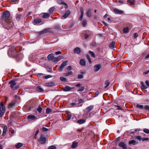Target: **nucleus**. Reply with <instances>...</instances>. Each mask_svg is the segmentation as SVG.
<instances>
[{"label":"nucleus","mask_w":149,"mask_h":149,"mask_svg":"<svg viewBox=\"0 0 149 149\" xmlns=\"http://www.w3.org/2000/svg\"><path fill=\"white\" fill-rule=\"evenodd\" d=\"M93 105H91L87 107L86 108V110H87L88 112H89L93 109Z\"/></svg>","instance_id":"5701e85b"},{"label":"nucleus","mask_w":149,"mask_h":149,"mask_svg":"<svg viewBox=\"0 0 149 149\" xmlns=\"http://www.w3.org/2000/svg\"><path fill=\"white\" fill-rule=\"evenodd\" d=\"M116 107H117V109L118 110H123V109L120 106H116Z\"/></svg>","instance_id":"3c124183"},{"label":"nucleus","mask_w":149,"mask_h":149,"mask_svg":"<svg viewBox=\"0 0 149 149\" xmlns=\"http://www.w3.org/2000/svg\"><path fill=\"white\" fill-rule=\"evenodd\" d=\"M72 74V71H70L68 73H66L65 74V76H68Z\"/></svg>","instance_id":"ea45409f"},{"label":"nucleus","mask_w":149,"mask_h":149,"mask_svg":"<svg viewBox=\"0 0 149 149\" xmlns=\"http://www.w3.org/2000/svg\"><path fill=\"white\" fill-rule=\"evenodd\" d=\"M84 86H82L79 89L77 90V91H82L84 90Z\"/></svg>","instance_id":"a19ab883"},{"label":"nucleus","mask_w":149,"mask_h":149,"mask_svg":"<svg viewBox=\"0 0 149 149\" xmlns=\"http://www.w3.org/2000/svg\"><path fill=\"white\" fill-rule=\"evenodd\" d=\"M52 110L49 108H47V113H50L52 112Z\"/></svg>","instance_id":"09e8293b"},{"label":"nucleus","mask_w":149,"mask_h":149,"mask_svg":"<svg viewBox=\"0 0 149 149\" xmlns=\"http://www.w3.org/2000/svg\"><path fill=\"white\" fill-rule=\"evenodd\" d=\"M72 89L71 87L69 86H66L64 88L63 90L65 91H70Z\"/></svg>","instance_id":"6ab92c4d"},{"label":"nucleus","mask_w":149,"mask_h":149,"mask_svg":"<svg viewBox=\"0 0 149 149\" xmlns=\"http://www.w3.org/2000/svg\"><path fill=\"white\" fill-rule=\"evenodd\" d=\"M71 116L70 115H69L67 118V120H70L71 118Z\"/></svg>","instance_id":"680f3d73"},{"label":"nucleus","mask_w":149,"mask_h":149,"mask_svg":"<svg viewBox=\"0 0 149 149\" xmlns=\"http://www.w3.org/2000/svg\"><path fill=\"white\" fill-rule=\"evenodd\" d=\"M80 49L78 47H77L74 49V53L79 54L80 53Z\"/></svg>","instance_id":"1a4fd4ad"},{"label":"nucleus","mask_w":149,"mask_h":149,"mask_svg":"<svg viewBox=\"0 0 149 149\" xmlns=\"http://www.w3.org/2000/svg\"><path fill=\"white\" fill-rule=\"evenodd\" d=\"M142 137L141 136H137L135 137L136 139H137L139 141H141L142 140Z\"/></svg>","instance_id":"c9c22d12"},{"label":"nucleus","mask_w":149,"mask_h":149,"mask_svg":"<svg viewBox=\"0 0 149 149\" xmlns=\"http://www.w3.org/2000/svg\"><path fill=\"white\" fill-rule=\"evenodd\" d=\"M5 111V106H4L2 102L0 103V117H1L4 114Z\"/></svg>","instance_id":"7ed1b4c3"},{"label":"nucleus","mask_w":149,"mask_h":149,"mask_svg":"<svg viewBox=\"0 0 149 149\" xmlns=\"http://www.w3.org/2000/svg\"><path fill=\"white\" fill-rule=\"evenodd\" d=\"M80 11L81 13V15L79 18V20L81 21L83 17V14H84V10L83 8L82 7H81L80 8Z\"/></svg>","instance_id":"9d476101"},{"label":"nucleus","mask_w":149,"mask_h":149,"mask_svg":"<svg viewBox=\"0 0 149 149\" xmlns=\"http://www.w3.org/2000/svg\"><path fill=\"white\" fill-rule=\"evenodd\" d=\"M89 53L92 57L95 58V54L93 52H91V51H89Z\"/></svg>","instance_id":"58836bf2"},{"label":"nucleus","mask_w":149,"mask_h":149,"mask_svg":"<svg viewBox=\"0 0 149 149\" xmlns=\"http://www.w3.org/2000/svg\"><path fill=\"white\" fill-rule=\"evenodd\" d=\"M77 142L76 141H74L73 142L71 146V148H74L77 147Z\"/></svg>","instance_id":"a878e982"},{"label":"nucleus","mask_w":149,"mask_h":149,"mask_svg":"<svg viewBox=\"0 0 149 149\" xmlns=\"http://www.w3.org/2000/svg\"><path fill=\"white\" fill-rule=\"evenodd\" d=\"M41 15H42V17L43 18H45L47 17V13H41Z\"/></svg>","instance_id":"a18cd8bd"},{"label":"nucleus","mask_w":149,"mask_h":149,"mask_svg":"<svg viewBox=\"0 0 149 149\" xmlns=\"http://www.w3.org/2000/svg\"><path fill=\"white\" fill-rule=\"evenodd\" d=\"M42 130L43 131H47V128L45 127H43L42 128Z\"/></svg>","instance_id":"774afa93"},{"label":"nucleus","mask_w":149,"mask_h":149,"mask_svg":"<svg viewBox=\"0 0 149 149\" xmlns=\"http://www.w3.org/2000/svg\"><path fill=\"white\" fill-rule=\"evenodd\" d=\"M57 1L59 4H63L65 6L67 5L66 3L64 2L61 0H57Z\"/></svg>","instance_id":"b1692460"},{"label":"nucleus","mask_w":149,"mask_h":149,"mask_svg":"<svg viewBox=\"0 0 149 149\" xmlns=\"http://www.w3.org/2000/svg\"><path fill=\"white\" fill-rule=\"evenodd\" d=\"M55 54H61V51H59L56 52H55Z\"/></svg>","instance_id":"e2e57ef3"},{"label":"nucleus","mask_w":149,"mask_h":149,"mask_svg":"<svg viewBox=\"0 0 149 149\" xmlns=\"http://www.w3.org/2000/svg\"><path fill=\"white\" fill-rule=\"evenodd\" d=\"M80 64L82 66H85L86 65L85 60L84 59H81L80 61Z\"/></svg>","instance_id":"2eb2a0df"},{"label":"nucleus","mask_w":149,"mask_h":149,"mask_svg":"<svg viewBox=\"0 0 149 149\" xmlns=\"http://www.w3.org/2000/svg\"><path fill=\"white\" fill-rule=\"evenodd\" d=\"M134 36L135 38H136L138 36V34L137 33H135L134 34Z\"/></svg>","instance_id":"6e6d98bb"},{"label":"nucleus","mask_w":149,"mask_h":149,"mask_svg":"<svg viewBox=\"0 0 149 149\" xmlns=\"http://www.w3.org/2000/svg\"><path fill=\"white\" fill-rule=\"evenodd\" d=\"M82 24L84 26H85L86 24V20L85 19H84L82 22Z\"/></svg>","instance_id":"e433bc0d"},{"label":"nucleus","mask_w":149,"mask_h":149,"mask_svg":"<svg viewBox=\"0 0 149 149\" xmlns=\"http://www.w3.org/2000/svg\"><path fill=\"white\" fill-rule=\"evenodd\" d=\"M53 57H54L53 54H50L48 56L47 58L50 61L52 60Z\"/></svg>","instance_id":"4be33fe9"},{"label":"nucleus","mask_w":149,"mask_h":149,"mask_svg":"<svg viewBox=\"0 0 149 149\" xmlns=\"http://www.w3.org/2000/svg\"><path fill=\"white\" fill-rule=\"evenodd\" d=\"M70 13V11L68 10L65 12V14L63 16L62 18H64L67 17Z\"/></svg>","instance_id":"f8f14e48"},{"label":"nucleus","mask_w":149,"mask_h":149,"mask_svg":"<svg viewBox=\"0 0 149 149\" xmlns=\"http://www.w3.org/2000/svg\"><path fill=\"white\" fill-rule=\"evenodd\" d=\"M118 146L122 148L123 149H127V145L123 142H120L118 144Z\"/></svg>","instance_id":"39448f33"},{"label":"nucleus","mask_w":149,"mask_h":149,"mask_svg":"<svg viewBox=\"0 0 149 149\" xmlns=\"http://www.w3.org/2000/svg\"><path fill=\"white\" fill-rule=\"evenodd\" d=\"M60 79L61 80L63 81H66V79L63 77H60Z\"/></svg>","instance_id":"c03bdc74"},{"label":"nucleus","mask_w":149,"mask_h":149,"mask_svg":"<svg viewBox=\"0 0 149 149\" xmlns=\"http://www.w3.org/2000/svg\"><path fill=\"white\" fill-rule=\"evenodd\" d=\"M46 138L43 134H42L38 141L39 143L42 144H44L46 142Z\"/></svg>","instance_id":"20e7f679"},{"label":"nucleus","mask_w":149,"mask_h":149,"mask_svg":"<svg viewBox=\"0 0 149 149\" xmlns=\"http://www.w3.org/2000/svg\"><path fill=\"white\" fill-rule=\"evenodd\" d=\"M36 90L39 92H43L44 91V90L40 86H38L36 88Z\"/></svg>","instance_id":"f3484780"},{"label":"nucleus","mask_w":149,"mask_h":149,"mask_svg":"<svg viewBox=\"0 0 149 149\" xmlns=\"http://www.w3.org/2000/svg\"><path fill=\"white\" fill-rule=\"evenodd\" d=\"M87 14L88 16L90 17L91 16V10L90 9H88V10L87 12Z\"/></svg>","instance_id":"c85d7f7f"},{"label":"nucleus","mask_w":149,"mask_h":149,"mask_svg":"<svg viewBox=\"0 0 149 149\" xmlns=\"http://www.w3.org/2000/svg\"><path fill=\"white\" fill-rule=\"evenodd\" d=\"M54 7H52L49 10V13H52L53 11L54 10Z\"/></svg>","instance_id":"4c0bfd02"},{"label":"nucleus","mask_w":149,"mask_h":149,"mask_svg":"<svg viewBox=\"0 0 149 149\" xmlns=\"http://www.w3.org/2000/svg\"><path fill=\"white\" fill-rule=\"evenodd\" d=\"M8 84L10 85V87L13 91L17 90L19 87L17 85L16 81L14 79L10 81Z\"/></svg>","instance_id":"f03ea898"},{"label":"nucleus","mask_w":149,"mask_h":149,"mask_svg":"<svg viewBox=\"0 0 149 149\" xmlns=\"http://www.w3.org/2000/svg\"><path fill=\"white\" fill-rule=\"evenodd\" d=\"M63 67L62 65L61 64L60 66H59V68H58V70L59 71H61L63 70Z\"/></svg>","instance_id":"49530a36"},{"label":"nucleus","mask_w":149,"mask_h":149,"mask_svg":"<svg viewBox=\"0 0 149 149\" xmlns=\"http://www.w3.org/2000/svg\"><path fill=\"white\" fill-rule=\"evenodd\" d=\"M149 139L148 138H142V141H147Z\"/></svg>","instance_id":"864d4df0"},{"label":"nucleus","mask_w":149,"mask_h":149,"mask_svg":"<svg viewBox=\"0 0 149 149\" xmlns=\"http://www.w3.org/2000/svg\"><path fill=\"white\" fill-rule=\"evenodd\" d=\"M47 33V29H45L44 30L42 31L39 33L40 35H41Z\"/></svg>","instance_id":"f704fd0d"},{"label":"nucleus","mask_w":149,"mask_h":149,"mask_svg":"<svg viewBox=\"0 0 149 149\" xmlns=\"http://www.w3.org/2000/svg\"><path fill=\"white\" fill-rule=\"evenodd\" d=\"M55 83L53 82H51L47 83V86L51 87L54 86Z\"/></svg>","instance_id":"bb28decb"},{"label":"nucleus","mask_w":149,"mask_h":149,"mask_svg":"<svg viewBox=\"0 0 149 149\" xmlns=\"http://www.w3.org/2000/svg\"><path fill=\"white\" fill-rule=\"evenodd\" d=\"M10 15L9 12L6 11L3 13L2 18L3 20L6 23L7 26L9 28L11 27L13 25V21L9 18Z\"/></svg>","instance_id":"f257e3e1"},{"label":"nucleus","mask_w":149,"mask_h":149,"mask_svg":"<svg viewBox=\"0 0 149 149\" xmlns=\"http://www.w3.org/2000/svg\"><path fill=\"white\" fill-rule=\"evenodd\" d=\"M21 15L19 14H17L16 15V19L17 20L19 21L21 18Z\"/></svg>","instance_id":"2f4dec72"},{"label":"nucleus","mask_w":149,"mask_h":149,"mask_svg":"<svg viewBox=\"0 0 149 149\" xmlns=\"http://www.w3.org/2000/svg\"><path fill=\"white\" fill-rule=\"evenodd\" d=\"M34 22L35 24H38L41 22V19L40 18L36 19H34Z\"/></svg>","instance_id":"ddd939ff"},{"label":"nucleus","mask_w":149,"mask_h":149,"mask_svg":"<svg viewBox=\"0 0 149 149\" xmlns=\"http://www.w3.org/2000/svg\"><path fill=\"white\" fill-rule=\"evenodd\" d=\"M144 108L146 110H149V106L148 105H146L144 107Z\"/></svg>","instance_id":"603ef678"},{"label":"nucleus","mask_w":149,"mask_h":149,"mask_svg":"<svg viewBox=\"0 0 149 149\" xmlns=\"http://www.w3.org/2000/svg\"><path fill=\"white\" fill-rule=\"evenodd\" d=\"M7 129V126H4L3 128V132L2 135L4 136L6 134V131Z\"/></svg>","instance_id":"4468645a"},{"label":"nucleus","mask_w":149,"mask_h":149,"mask_svg":"<svg viewBox=\"0 0 149 149\" xmlns=\"http://www.w3.org/2000/svg\"><path fill=\"white\" fill-rule=\"evenodd\" d=\"M27 118L30 120H35L37 119V117L34 115H29Z\"/></svg>","instance_id":"423d86ee"},{"label":"nucleus","mask_w":149,"mask_h":149,"mask_svg":"<svg viewBox=\"0 0 149 149\" xmlns=\"http://www.w3.org/2000/svg\"><path fill=\"white\" fill-rule=\"evenodd\" d=\"M113 11L116 13L118 14H122L123 13V12L122 11L119 10L116 8L114 9Z\"/></svg>","instance_id":"9b49d317"},{"label":"nucleus","mask_w":149,"mask_h":149,"mask_svg":"<svg viewBox=\"0 0 149 149\" xmlns=\"http://www.w3.org/2000/svg\"><path fill=\"white\" fill-rule=\"evenodd\" d=\"M138 143V142L136 141L133 140L130 141L129 142V144H133V145H135Z\"/></svg>","instance_id":"a211bd4d"},{"label":"nucleus","mask_w":149,"mask_h":149,"mask_svg":"<svg viewBox=\"0 0 149 149\" xmlns=\"http://www.w3.org/2000/svg\"><path fill=\"white\" fill-rule=\"evenodd\" d=\"M136 107L138 108L141 109L144 108L143 105H142L137 104L136 106Z\"/></svg>","instance_id":"473e14b6"},{"label":"nucleus","mask_w":149,"mask_h":149,"mask_svg":"<svg viewBox=\"0 0 149 149\" xmlns=\"http://www.w3.org/2000/svg\"><path fill=\"white\" fill-rule=\"evenodd\" d=\"M62 56H60L57 57H53L52 60L54 62H57L62 59Z\"/></svg>","instance_id":"0eeeda50"},{"label":"nucleus","mask_w":149,"mask_h":149,"mask_svg":"<svg viewBox=\"0 0 149 149\" xmlns=\"http://www.w3.org/2000/svg\"><path fill=\"white\" fill-rule=\"evenodd\" d=\"M22 143H19L17 145L15 146V147L17 148H19L20 147H22Z\"/></svg>","instance_id":"c756f323"},{"label":"nucleus","mask_w":149,"mask_h":149,"mask_svg":"<svg viewBox=\"0 0 149 149\" xmlns=\"http://www.w3.org/2000/svg\"><path fill=\"white\" fill-rule=\"evenodd\" d=\"M127 2L131 5H133L135 3V0H127Z\"/></svg>","instance_id":"393cba45"},{"label":"nucleus","mask_w":149,"mask_h":149,"mask_svg":"<svg viewBox=\"0 0 149 149\" xmlns=\"http://www.w3.org/2000/svg\"><path fill=\"white\" fill-rule=\"evenodd\" d=\"M81 85V84L80 83H79L75 85V86L76 87H79Z\"/></svg>","instance_id":"69168bd1"},{"label":"nucleus","mask_w":149,"mask_h":149,"mask_svg":"<svg viewBox=\"0 0 149 149\" xmlns=\"http://www.w3.org/2000/svg\"><path fill=\"white\" fill-rule=\"evenodd\" d=\"M143 132L146 134H148L149 133V130L147 129H144L143 130Z\"/></svg>","instance_id":"79ce46f5"},{"label":"nucleus","mask_w":149,"mask_h":149,"mask_svg":"<svg viewBox=\"0 0 149 149\" xmlns=\"http://www.w3.org/2000/svg\"><path fill=\"white\" fill-rule=\"evenodd\" d=\"M141 88H142L144 89H145L147 88V87L144 85L143 82H141Z\"/></svg>","instance_id":"7c9ffc66"},{"label":"nucleus","mask_w":149,"mask_h":149,"mask_svg":"<svg viewBox=\"0 0 149 149\" xmlns=\"http://www.w3.org/2000/svg\"><path fill=\"white\" fill-rule=\"evenodd\" d=\"M37 110L40 113L41 112L42 110V108L40 107H39L37 109Z\"/></svg>","instance_id":"5fc2aeb1"},{"label":"nucleus","mask_w":149,"mask_h":149,"mask_svg":"<svg viewBox=\"0 0 149 149\" xmlns=\"http://www.w3.org/2000/svg\"><path fill=\"white\" fill-rule=\"evenodd\" d=\"M149 73V70H147L145 72H143L144 74H148Z\"/></svg>","instance_id":"0e129e2a"},{"label":"nucleus","mask_w":149,"mask_h":149,"mask_svg":"<svg viewBox=\"0 0 149 149\" xmlns=\"http://www.w3.org/2000/svg\"><path fill=\"white\" fill-rule=\"evenodd\" d=\"M48 149H56V147L54 146H49Z\"/></svg>","instance_id":"de8ad7c7"},{"label":"nucleus","mask_w":149,"mask_h":149,"mask_svg":"<svg viewBox=\"0 0 149 149\" xmlns=\"http://www.w3.org/2000/svg\"><path fill=\"white\" fill-rule=\"evenodd\" d=\"M99 94V92L98 91H97L95 92V96H98V94Z\"/></svg>","instance_id":"338daca9"},{"label":"nucleus","mask_w":149,"mask_h":149,"mask_svg":"<svg viewBox=\"0 0 149 149\" xmlns=\"http://www.w3.org/2000/svg\"><path fill=\"white\" fill-rule=\"evenodd\" d=\"M15 105V103L14 102H12L9 103L8 106V108L11 109Z\"/></svg>","instance_id":"dca6fc26"},{"label":"nucleus","mask_w":149,"mask_h":149,"mask_svg":"<svg viewBox=\"0 0 149 149\" xmlns=\"http://www.w3.org/2000/svg\"><path fill=\"white\" fill-rule=\"evenodd\" d=\"M115 42H112L109 45V47L111 49H113L114 48V46L115 45Z\"/></svg>","instance_id":"412c9836"},{"label":"nucleus","mask_w":149,"mask_h":149,"mask_svg":"<svg viewBox=\"0 0 149 149\" xmlns=\"http://www.w3.org/2000/svg\"><path fill=\"white\" fill-rule=\"evenodd\" d=\"M12 4L15 3V2L17 1V0H11Z\"/></svg>","instance_id":"bf43d9fd"},{"label":"nucleus","mask_w":149,"mask_h":149,"mask_svg":"<svg viewBox=\"0 0 149 149\" xmlns=\"http://www.w3.org/2000/svg\"><path fill=\"white\" fill-rule=\"evenodd\" d=\"M67 61H65L63 62L61 64L63 67H64L67 65Z\"/></svg>","instance_id":"37998d69"},{"label":"nucleus","mask_w":149,"mask_h":149,"mask_svg":"<svg viewBox=\"0 0 149 149\" xmlns=\"http://www.w3.org/2000/svg\"><path fill=\"white\" fill-rule=\"evenodd\" d=\"M101 65L100 64L96 65L94 66V71L95 72L98 71L101 68Z\"/></svg>","instance_id":"6e6552de"},{"label":"nucleus","mask_w":149,"mask_h":149,"mask_svg":"<svg viewBox=\"0 0 149 149\" xmlns=\"http://www.w3.org/2000/svg\"><path fill=\"white\" fill-rule=\"evenodd\" d=\"M129 28L127 27L124 28L123 29V32L125 33H127L128 31Z\"/></svg>","instance_id":"72a5a7b5"},{"label":"nucleus","mask_w":149,"mask_h":149,"mask_svg":"<svg viewBox=\"0 0 149 149\" xmlns=\"http://www.w3.org/2000/svg\"><path fill=\"white\" fill-rule=\"evenodd\" d=\"M146 83L148 87H149V81L148 80H146Z\"/></svg>","instance_id":"4d7b16f0"},{"label":"nucleus","mask_w":149,"mask_h":149,"mask_svg":"<svg viewBox=\"0 0 149 149\" xmlns=\"http://www.w3.org/2000/svg\"><path fill=\"white\" fill-rule=\"evenodd\" d=\"M83 102V100L82 99H80L78 100L79 104H80L82 103Z\"/></svg>","instance_id":"13d9d810"},{"label":"nucleus","mask_w":149,"mask_h":149,"mask_svg":"<svg viewBox=\"0 0 149 149\" xmlns=\"http://www.w3.org/2000/svg\"><path fill=\"white\" fill-rule=\"evenodd\" d=\"M86 122V120L84 119H81L77 121V123L79 124H81Z\"/></svg>","instance_id":"aec40b11"},{"label":"nucleus","mask_w":149,"mask_h":149,"mask_svg":"<svg viewBox=\"0 0 149 149\" xmlns=\"http://www.w3.org/2000/svg\"><path fill=\"white\" fill-rule=\"evenodd\" d=\"M71 69H72V68H71V67L70 66H69L67 68V69L68 70H70Z\"/></svg>","instance_id":"052dcab7"},{"label":"nucleus","mask_w":149,"mask_h":149,"mask_svg":"<svg viewBox=\"0 0 149 149\" xmlns=\"http://www.w3.org/2000/svg\"><path fill=\"white\" fill-rule=\"evenodd\" d=\"M105 84L106 86L104 87V88H106L110 84V82L108 80L106 81L105 83Z\"/></svg>","instance_id":"cd10ccee"},{"label":"nucleus","mask_w":149,"mask_h":149,"mask_svg":"<svg viewBox=\"0 0 149 149\" xmlns=\"http://www.w3.org/2000/svg\"><path fill=\"white\" fill-rule=\"evenodd\" d=\"M83 77V76L82 74H79L78 75V78L79 79H82Z\"/></svg>","instance_id":"8fccbe9b"}]
</instances>
